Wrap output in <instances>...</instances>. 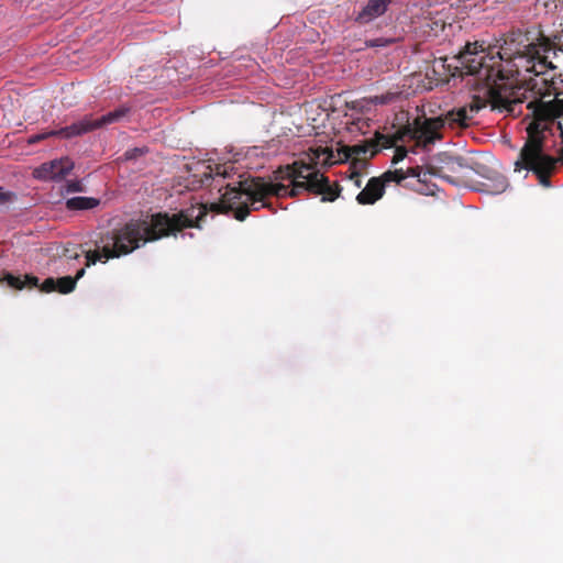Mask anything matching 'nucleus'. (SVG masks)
<instances>
[{
	"mask_svg": "<svg viewBox=\"0 0 563 563\" xmlns=\"http://www.w3.org/2000/svg\"><path fill=\"white\" fill-rule=\"evenodd\" d=\"M194 209L183 210L169 214L157 212L143 218L131 219L124 225L101 234L96 242L99 250L87 251L85 254L86 266L97 262H106L132 253L134 250L148 242H155L163 238L175 235L186 228H200V221L207 216V210L199 208L198 216H194Z\"/></svg>",
	"mask_w": 563,
	"mask_h": 563,
	"instance_id": "1",
	"label": "nucleus"
},
{
	"mask_svg": "<svg viewBox=\"0 0 563 563\" xmlns=\"http://www.w3.org/2000/svg\"><path fill=\"white\" fill-rule=\"evenodd\" d=\"M275 180H290L291 188L280 183L265 181L258 178L247 184L245 190L254 200H261L267 195L276 197H296L302 191L322 195V201H334L341 188L338 184L331 185L329 179L314 169L311 164L295 161L292 164L282 166L274 172Z\"/></svg>",
	"mask_w": 563,
	"mask_h": 563,
	"instance_id": "2",
	"label": "nucleus"
},
{
	"mask_svg": "<svg viewBox=\"0 0 563 563\" xmlns=\"http://www.w3.org/2000/svg\"><path fill=\"white\" fill-rule=\"evenodd\" d=\"M527 108L532 111L533 121L527 126L528 139L515 163V170L520 172L523 168L531 170L542 186L549 187L550 176L555 169V159L543 152V132L547 129L543 122H553L563 114V99L549 102L532 100Z\"/></svg>",
	"mask_w": 563,
	"mask_h": 563,
	"instance_id": "3",
	"label": "nucleus"
},
{
	"mask_svg": "<svg viewBox=\"0 0 563 563\" xmlns=\"http://www.w3.org/2000/svg\"><path fill=\"white\" fill-rule=\"evenodd\" d=\"M459 59L467 75L476 76L479 80L486 81L487 85L508 78L500 64L504 59L503 54L498 52L497 56L486 55L482 46L478 51L476 42L467 43L459 54Z\"/></svg>",
	"mask_w": 563,
	"mask_h": 563,
	"instance_id": "4",
	"label": "nucleus"
},
{
	"mask_svg": "<svg viewBox=\"0 0 563 563\" xmlns=\"http://www.w3.org/2000/svg\"><path fill=\"white\" fill-rule=\"evenodd\" d=\"M443 125L442 120L438 118H416L412 124H407L399 129L393 135H385L379 132L375 133V137L371 139V141L375 144V148H390L397 144L399 141H404L405 137H410L416 140L419 144L423 145L433 143L435 140L440 139L441 135L439 133L441 126Z\"/></svg>",
	"mask_w": 563,
	"mask_h": 563,
	"instance_id": "5",
	"label": "nucleus"
},
{
	"mask_svg": "<svg viewBox=\"0 0 563 563\" xmlns=\"http://www.w3.org/2000/svg\"><path fill=\"white\" fill-rule=\"evenodd\" d=\"M485 97L474 96L470 103V112L477 113L487 104L492 110L507 112L508 114H518L521 109H517L526 98L521 89H510L507 85L489 84Z\"/></svg>",
	"mask_w": 563,
	"mask_h": 563,
	"instance_id": "6",
	"label": "nucleus"
},
{
	"mask_svg": "<svg viewBox=\"0 0 563 563\" xmlns=\"http://www.w3.org/2000/svg\"><path fill=\"white\" fill-rule=\"evenodd\" d=\"M258 178L260 177H254L245 181H240L238 187H231L230 185H227V190L222 195V202L227 203L230 209L234 210V218L239 221H244L251 211L247 202H243L239 206L242 195L247 197V201H251L254 210H258L261 207H268L264 200L271 195L265 196L261 200H254L253 197H251L245 190L247 184Z\"/></svg>",
	"mask_w": 563,
	"mask_h": 563,
	"instance_id": "7",
	"label": "nucleus"
},
{
	"mask_svg": "<svg viewBox=\"0 0 563 563\" xmlns=\"http://www.w3.org/2000/svg\"><path fill=\"white\" fill-rule=\"evenodd\" d=\"M515 69L508 70L517 75L523 69L534 75H544L547 69H554L555 66L549 62L545 56H541L540 49L536 44H529L523 52H519L514 57Z\"/></svg>",
	"mask_w": 563,
	"mask_h": 563,
	"instance_id": "8",
	"label": "nucleus"
},
{
	"mask_svg": "<svg viewBox=\"0 0 563 563\" xmlns=\"http://www.w3.org/2000/svg\"><path fill=\"white\" fill-rule=\"evenodd\" d=\"M131 106L122 104L113 111H110L97 119H93L91 115H86L78 122H75V129H77L75 133H78L79 136L107 125L120 122L131 113Z\"/></svg>",
	"mask_w": 563,
	"mask_h": 563,
	"instance_id": "9",
	"label": "nucleus"
},
{
	"mask_svg": "<svg viewBox=\"0 0 563 563\" xmlns=\"http://www.w3.org/2000/svg\"><path fill=\"white\" fill-rule=\"evenodd\" d=\"M526 88L522 86H508V88L521 89V91L525 92L526 96L522 102H525L528 99V92L536 97L534 100H542V98L550 95H554L555 99H560L559 96L561 93L558 91L556 80L554 78L548 79L545 77H542V75H534L533 78L531 77L528 80H526Z\"/></svg>",
	"mask_w": 563,
	"mask_h": 563,
	"instance_id": "10",
	"label": "nucleus"
},
{
	"mask_svg": "<svg viewBox=\"0 0 563 563\" xmlns=\"http://www.w3.org/2000/svg\"><path fill=\"white\" fill-rule=\"evenodd\" d=\"M438 165H429L427 173L432 176L443 178L450 183H455L451 174H456L465 167L464 159L460 156H453L448 153H440L437 157Z\"/></svg>",
	"mask_w": 563,
	"mask_h": 563,
	"instance_id": "11",
	"label": "nucleus"
},
{
	"mask_svg": "<svg viewBox=\"0 0 563 563\" xmlns=\"http://www.w3.org/2000/svg\"><path fill=\"white\" fill-rule=\"evenodd\" d=\"M191 180L189 181L188 187L192 190L210 186L214 176L222 178L228 177L227 167L223 165H216L213 167L210 164L199 162L196 164L195 168H191Z\"/></svg>",
	"mask_w": 563,
	"mask_h": 563,
	"instance_id": "12",
	"label": "nucleus"
},
{
	"mask_svg": "<svg viewBox=\"0 0 563 563\" xmlns=\"http://www.w3.org/2000/svg\"><path fill=\"white\" fill-rule=\"evenodd\" d=\"M378 153L375 144L371 140H365L358 144L351 146H343L338 152V161H352V167L356 168L358 165L364 166L367 157H373Z\"/></svg>",
	"mask_w": 563,
	"mask_h": 563,
	"instance_id": "13",
	"label": "nucleus"
},
{
	"mask_svg": "<svg viewBox=\"0 0 563 563\" xmlns=\"http://www.w3.org/2000/svg\"><path fill=\"white\" fill-rule=\"evenodd\" d=\"M74 164L68 157L54 159L48 163L42 164L37 167L33 175L40 180H56L63 179L73 169Z\"/></svg>",
	"mask_w": 563,
	"mask_h": 563,
	"instance_id": "14",
	"label": "nucleus"
},
{
	"mask_svg": "<svg viewBox=\"0 0 563 563\" xmlns=\"http://www.w3.org/2000/svg\"><path fill=\"white\" fill-rule=\"evenodd\" d=\"M385 192L384 181L379 177H372L362 191L356 196L360 205H373L379 200Z\"/></svg>",
	"mask_w": 563,
	"mask_h": 563,
	"instance_id": "15",
	"label": "nucleus"
},
{
	"mask_svg": "<svg viewBox=\"0 0 563 563\" xmlns=\"http://www.w3.org/2000/svg\"><path fill=\"white\" fill-rule=\"evenodd\" d=\"M391 0H369L362 11L356 15L355 21L366 24L383 15Z\"/></svg>",
	"mask_w": 563,
	"mask_h": 563,
	"instance_id": "16",
	"label": "nucleus"
},
{
	"mask_svg": "<svg viewBox=\"0 0 563 563\" xmlns=\"http://www.w3.org/2000/svg\"><path fill=\"white\" fill-rule=\"evenodd\" d=\"M468 111L466 107L459 108L457 110L449 111L444 118L437 117L438 119L442 120L443 124H449L451 128L457 126H467L468 121L472 119V117L468 115ZM442 125L441 128H443Z\"/></svg>",
	"mask_w": 563,
	"mask_h": 563,
	"instance_id": "17",
	"label": "nucleus"
},
{
	"mask_svg": "<svg viewBox=\"0 0 563 563\" xmlns=\"http://www.w3.org/2000/svg\"><path fill=\"white\" fill-rule=\"evenodd\" d=\"M75 131H77V129H75V123H73V124L62 128L59 130H52L48 132L32 135L29 139V143L35 144V143H38V142L46 140L48 137H52V136H59L63 139H71L74 136H78V133H75Z\"/></svg>",
	"mask_w": 563,
	"mask_h": 563,
	"instance_id": "18",
	"label": "nucleus"
},
{
	"mask_svg": "<svg viewBox=\"0 0 563 563\" xmlns=\"http://www.w3.org/2000/svg\"><path fill=\"white\" fill-rule=\"evenodd\" d=\"M1 279H2L1 282H5L8 284V286H10L11 288L19 289V290L23 289L24 287L32 288V287L40 286L38 278L33 275H25L24 279H21V277H19V276H14L10 273H5V274H3Z\"/></svg>",
	"mask_w": 563,
	"mask_h": 563,
	"instance_id": "19",
	"label": "nucleus"
},
{
	"mask_svg": "<svg viewBox=\"0 0 563 563\" xmlns=\"http://www.w3.org/2000/svg\"><path fill=\"white\" fill-rule=\"evenodd\" d=\"M322 158L324 164L332 165L333 163L338 162V157H335L333 151L328 147H318L316 150L311 151V155H308V162L300 159L305 164H311L314 169H317V165L319 161Z\"/></svg>",
	"mask_w": 563,
	"mask_h": 563,
	"instance_id": "20",
	"label": "nucleus"
},
{
	"mask_svg": "<svg viewBox=\"0 0 563 563\" xmlns=\"http://www.w3.org/2000/svg\"><path fill=\"white\" fill-rule=\"evenodd\" d=\"M100 201L92 197H73L67 199L66 208L68 210H90L99 206Z\"/></svg>",
	"mask_w": 563,
	"mask_h": 563,
	"instance_id": "21",
	"label": "nucleus"
},
{
	"mask_svg": "<svg viewBox=\"0 0 563 563\" xmlns=\"http://www.w3.org/2000/svg\"><path fill=\"white\" fill-rule=\"evenodd\" d=\"M379 178L384 181V186L388 183L401 185L407 179V174L402 169L387 170Z\"/></svg>",
	"mask_w": 563,
	"mask_h": 563,
	"instance_id": "22",
	"label": "nucleus"
},
{
	"mask_svg": "<svg viewBox=\"0 0 563 563\" xmlns=\"http://www.w3.org/2000/svg\"><path fill=\"white\" fill-rule=\"evenodd\" d=\"M56 282V291L59 294L67 295L76 288V282L71 276L57 278Z\"/></svg>",
	"mask_w": 563,
	"mask_h": 563,
	"instance_id": "23",
	"label": "nucleus"
},
{
	"mask_svg": "<svg viewBox=\"0 0 563 563\" xmlns=\"http://www.w3.org/2000/svg\"><path fill=\"white\" fill-rule=\"evenodd\" d=\"M16 199V195L12 191H4L2 187H0V206H5L12 203Z\"/></svg>",
	"mask_w": 563,
	"mask_h": 563,
	"instance_id": "24",
	"label": "nucleus"
},
{
	"mask_svg": "<svg viewBox=\"0 0 563 563\" xmlns=\"http://www.w3.org/2000/svg\"><path fill=\"white\" fill-rule=\"evenodd\" d=\"M57 282L53 277L46 278L41 285L40 290L43 292L56 291Z\"/></svg>",
	"mask_w": 563,
	"mask_h": 563,
	"instance_id": "25",
	"label": "nucleus"
},
{
	"mask_svg": "<svg viewBox=\"0 0 563 563\" xmlns=\"http://www.w3.org/2000/svg\"><path fill=\"white\" fill-rule=\"evenodd\" d=\"M407 148L405 146H396L395 155L393 157V164H398L407 156Z\"/></svg>",
	"mask_w": 563,
	"mask_h": 563,
	"instance_id": "26",
	"label": "nucleus"
},
{
	"mask_svg": "<svg viewBox=\"0 0 563 563\" xmlns=\"http://www.w3.org/2000/svg\"><path fill=\"white\" fill-rule=\"evenodd\" d=\"M144 153H145V151L143 148L135 147V148L126 151L124 153V157H125V159H135V158L142 156Z\"/></svg>",
	"mask_w": 563,
	"mask_h": 563,
	"instance_id": "27",
	"label": "nucleus"
},
{
	"mask_svg": "<svg viewBox=\"0 0 563 563\" xmlns=\"http://www.w3.org/2000/svg\"><path fill=\"white\" fill-rule=\"evenodd\" d=\"M390 43H391V40H387V38H383V37L371 40V41L366 42L367 46H369V47L387 46Z\"/></svg>",
	"mask_w": 563,
	"mask_h": 563,
	"instance_id": "28",
	"label": "nucleus"
},
{
	"mask_svg": "<svg viewBox=\"0 0 563 563\" xmlns=\"http://www.w3.org/2000/svg\"><path fill=\"white\" fill-rule=\"evenodd\" d=\"M421 169L422 168L420 166L409 167V168H407L405 174H407V178L408 177H417V178H419L420 175H421Z\"/></svg>",
	"mask_w": 563,
	"mask_h": 563,
	"instance_id": "29",
	"label": "nucleus"
},
{
	"mask_svg": "<svg viewBox=\"0 0 563 563\" xmlns=\"http://www.w3.org/2000/svg\"><path fill=\"white\" fill-rule=\"evenodd\" d=\"M508 187V183H507V179L505 177H499L498 180H497V184H496V191L497 192H503L506 190V188Z\"/></svg>",
	"mask_w": 563,
	"mask_h": 563,
	"instance_id": "30",
	"label": "nucleus"
},
{
	"mask_svg": "<svg viewBox=\"0 0 563 563\" xmlns=\"http://www.w3.org/2000/svg\"><path fill=\"white\" fill-rule=\"evenodd\" d=\"M67 190L73 192L81 191V184L79 181H69L67 184Z\"/></svg>",
	"mask_w": 563,
	"mask_h": 563,
	"instance_id": "31",
	"label": "nucleus"
},
{
	"mask_svg": "<svg viewBox=\"0 0 563 563\" xmlns=\"http://www.w3.org/2000/svg\"><path fill=\"white\" fill-rule=\"evenodd\" d=\"M553 48L554 51H560L563 53V43H553V44H550L549 43V40H547V45H545V48L544 51H548V49H551Z\"/></svg>",
	"mask_w": 563,
	"mask_h": 563,
	"instance_id": "32",
	"label": "nucleus"
},
{
	"mask_svg": "<svg viewBox=\"0 0 563 563\" xmlns=\"http://www.w3.org/2000/svg\"><path fill=\"white\" fill-rule=\"evenodd\" d=\"M351 179H354V183L357 187L361 186V174L358 172H352Z\"/></svg>",
	"mask_w": 563,
	"mask_h": 563,
	"instance_id": "33",
	"label": "nucleus"
},
{
	"mask_svg": "<svg viewBox=\"0 0 563 563\" xmlns=\"http://www.w3.org/2000/svg\"><path fill=\"white\" fill-rule=\"evenodd\" d=\"M85 273H86L85 268H80V269L76 273V275L73 277V279H75V282L77 283V282H78V279H80L81 277H84Z\"/></svg>",
	"mask_w": 563,
	"mask_h": 563,
	"instance_id": "34",
	"label": "nucleus"
},
{
	"mask_svg": "<svg viewBox=\"0 0 563 563\" xmlns=\"http://www.w3.org/2000/svg\"><path fill=\"white\" fill-rule=\"evenodd\" d=\"M553 158L555 159V164L559 162L563 163V148L561 150L559 157H556V158L553 157Z\"/></svg>",
	"mask_w": 563,
	"mask_h": 563,
	"instance_id": "35",
	"label": "nucleus"
},
{
	"mask_svg": "<svg viewBox=\"0 0 563 563\" xmlns=\"http://www.w3.org/2000/svg\"><path fill=\"white\" fill-rule=\"evenodd\" d=\"M558 125H559V129L561 130V133H562V135H563L562 124H561V123H559Z\"/></svg>",
	"mask_w": 563,
	"mask_h": 563,
	"instance_id": "36",
	"label": "nucleus"
}]
</instances>
